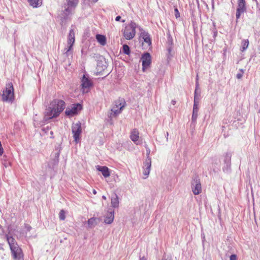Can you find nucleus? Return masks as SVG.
<instances>
[{
  "label": "nucleus",
  "mask_w": 260,
  "mask_h": 260,
  "mask_svg": "<svg viewBox=\"0 0 260 260\" xmlns=\"http://www.w3.org/2000/svg\"><path fill=\"white\" fill-rule=\"evenodd\" d=\"M230 260H237V256L235 254H232L230 256Z\"/></svg>",
  "instance_id": "obj_37"
},
{
  "label": "nucleus",
  "mask_w": 260,
  "mask_h": 260,
  "mask_svg": "<svg viewBox=\"0 0 260 260\" xmlns=\"http://www.w3.org/2000/svg\"><path fill=\"white\" fill-rule=\"evenodd\" d=\"M92 83L91 80L86 75H83L81 80L82 90L83 93H87L92 86Z\"/></svg>",
  "instance_id": "obj_7"
},
{
  "label": "nucleus",
  "mask_w": 260,
  "mask_h": 260,
  "mask_svg": "<svg viewBox=\"0 0 260 260\" xmlns=\"http://www.w3.org/2000/svg\"><path fill=\"white\" fill-rule=\"evenodd\" d=\"M121 19V17L120 16H117L116 18H115V20L116 21H120Z\"/></svg>",
  "instance_id": "obj_40"
},
{
  "label": "nucleus",
  "mask_w": 260,
  "mask_h": 260,
  "mask_svg": "<svg viewBox=\"0 0 260 260\" xmlns=\"http://www.w3.org/2000/svg\"><path fill=\"white\" fill-rule=\"evenodd\" d=\"M29 5L34 8H37L41 5L40 0H28Z\"/></svg>",
  "instance_id": "obj_25"
},
{
  "label": "nucleus",
  "mask_w": 260,
  "mask_h": 260,
  "mask_svg": "<svg viewBox=\"0 0 260 260\" xmlns=\"http://www.w3.org/2000/svg\"><path fill=\"white\" fill-rule=\"evenodd\" d=\"M242 45V51H245L248 47L249 41L248 40H243L241 43Z\"/></svg>",
  "instance_id": "obj_27"
},
{
  "label": "nucleus",
  "mask_w": 260,
  "mask_h": 260,
  "mask_svg": "<svg viewBox=\"0 0 260 260\" xmlns=\"http://www.w3.org/2000/svg\"><path fill=\"white\" fill-rule=\"evenodd\" d=\"M145 147L146 148V155H147L146 159H148V158L151 159V158L149 156L150 153V149L148 147L147 145H145Z\"/></svg>",
  "instance_id": "obj_33"
},
{
  "label": "nucleus",
  "mask_w": 260,
  "mask_h": 260,
  "mask_svg": "<svg viewBox=\"0 0 260 260\" xmlns=\"http://www.w3.org/2000/svg\"><path fill=\"white\" fill-rule=\"evenodd\" d=\"M123 107L124 105H122L121 102L119 101L115 102L114 105L111 109V114H113V115H116L119 114Z\"/></svg>",
  "instance_id": "obj_13"
},
{
  "label": "nucleus",
  "mask_w": 260,
  "mask_h": 260,
  "mask_svg": "<svg viewBox=\"0 0 260 260\" xmlns=\"http://www.w3.org/2000/svg\"><path fill=\"white\" fill-rule=\"evenodd\" d=\"M195 90H197V91H200L199 84L198 81H196V89Z\"/></svg>",
  "instance_id": "obj_38"
},
{
  "label": "nucleus",
  "mask_w": 260,
  "mask_h": 260,
  "mask_svg": "<svg viewBox=\"0 0 260 260\" xmlns=\"http://www.w3.org/2000/svg\"><path fill=\"white\" fill-rule=\"evenodd\" d=\"M175 15L176 18H178L180 16V15H179V12L177 8H176L175 9Z\"/></svg>",
  "instance_id": "obj_36"
},
{
  "label": "nucleus",
  "mask_w": 260,
  "mask_h": 260,
  "mask_svg": "<svg viewBox=\"0 0 260 260\" xmlns=\"http://www.w3.org/2000/svg\"><path fill=\"white\" fill-rule=\"evenodd\" d=\"M139 30L140 31V37L144 40V42L148 46H150L151 45V40L150 35L142 28L140 27Z\"/></svg>",
  "instance_id": "obj_12"
},
{
  "label": "nucleus",
  "mask_w": 260,
  "mask_h": 260,
  "mask_svg": "<svg viewBox=\"0 0 260 260\" xmlns=\"http://www.w3.org/2000/svg\"><path fill=\"white\" fill-rule=\"evenodd\" d=\"M59 217L60 220H64L66 218L65 212L63 210H61L59 213Z\"/></svg>",
  "instance_id": "obj_32"
},
{
  "label": "nucleus",
  "mask_w": 260,
  "mask_h": 260,
  "mask_svg": "<svg viewBox=\"0 0 260 260\" xmlns=\"http://www.w3.org/2000/svg\"><path fill=\"white\" fill-rule=\"evenodd\" d=\"M114 218V211L112 209H109L105 216L104 222L107 224H111L113 221Z\"/></svg>",
  "instance_id": "obj_14"
},
{
  "label": "nucleus",
  "mask_w": 260,
  "mask_h": 260,
  "mask_svg": "<svg viewBox=\"0 0 260 260\" xmlns=\"http://www.w3.org/2000/svg\"><path fill=\"white\" fill-rule=\"evenodd\" d=\"M82 109V106L79 104H73L69 106L66 109L65 113L66 115L69 117H72L78 114V113Z\"/></svg>",
  "instance_id": "obj_5"
},
{
  "label": "nucleus",
  "mask_w": 260,
  "mask_h": 260,
  "mask_svg": "<svg viewBox=\"0 0 260 260\" xmlns=\"http://www.w3.org/2000/svg\"><path fill=\"white\" fill-rule=\"evenodd\" d=\"M125 21V20H124V19H123V20H121V22H124Z\"/></svg>",
  "instance_id": "obj_49"
},
{
  "label": "nucleus",
  "mask_w": 260,
  "mask_h": 260,
  "mask_svg": "<svg viewBox=\"0 0 260 260\" xmlns=\"http://www.w3.org/2000/svg\"><path fill=\"white\" fill-rule=\"evenodd\" d=\"M69 6L63 11V14L66 17H68L72 13V9L69 7L75 8L77 5L79 0H66Z\"/></svg>",
  "instance_id": "obj_10"
},
{
  "label": "nucleus",
  "mask_w": 260,
  "mask_h": 260,
  "mask_svg": "<svg viewBox=\"0 0 260 260\" xmlns=\"http://www.w3.org/2000/svg\"><path fill=\"white\" fill-rule=\"evenodd\" d=\"M130 138L136 145L141 144V143L139 141V132L138 129L135 128L132 131Z\"/></svg>",
  "instance_id": "obj_15"
},
{
  "label": "nucleus",
  "mask_w": 260,
  "mask_h": 260,
  "mask_svg": "<svg viewBox=\"0 0 260 260\" xmlns=\"http://www.w3.org/2000/svg\"><path fill=\"white\" fill-rule=\"evenodd\" d=\"M96 167V169L99 171L102 172L103 175L105 177H108L110 176V173L109 171V169L107 167L97 166Z\"/></svg>",
  "instance_id": "obj_19"
},
{
  "label": "nucleus",
  "mask_w": 260,
  "mask_h": 260,
  "mask_svg": "<svg viewBox=\"0 0 260 260\" xmlns=\"http://www.w3.org/2000/svg\"><path fill=\"white\" fill-rule=\"evenodd\" d=\"M196 81H198V75L197 76Z\"/></svg>",
  "instance_id": "obj_48"
},
{
  "label": "nucleus",
  "mask_w": 260,
  "mask_h": 260,
  "mask_svg": "<svg viewBox=\"0 0 260 260\" xmlns=\"http://www.w3.org/2000/svg\"><path fill=\"white\" fill-rule=\"evenodd\" d=\"M97 41L102 46L106 44V38L105 36L98 34L95 36Z\"/></svg>",
  "instance_id": "obj_21"
},
{
  "label": "nucleus",
  "mask_w": 260,
  "mask_h": 260,
  "mask_svg": "<svg viewBox=\"0 0 260 260\" xmlns=\"http://www.w3.org/2000/svg\"><path fill=\"white\" fill-rule=\"evenodd\" d=\"M73 46L71 45H67V47L64 48V50L66 51L65 53L67 56H69L70 54L72 53L73 50Z\"/></svg>",
  "instance_id": "obj_29"
},
{
  "label": "nucleus",
  "mask_w": 260,
  "mask_h": 260,
  "mask_svg": "<svg viewBox=\"0 0 260 260\" xmlns=\"http://www.w3.org/2000/svg\"><path fill=\"white\" fill-rule=\"evenodd\" d=\"M92 192L94 194H95L96 193V191L95 189H93Z\"/></svg>",
  "instance_id": "obj_44"
},
{
  "label": "nucleus",
  "mask_w": 260,
  "mask_h": 260,
  "mask_svg": "<svg viewBox=\"0 0 260 260\" xmlns=\"http://www.w3.org/2000/svg\"><path fill=\"white\" fill-rule=\"evenodd\" d=\"M223 157L224 163L229 164L231 161L232 153L231 152H226L223 154Z\"/></svg>",
  "instance_id": "obj_24"
},
{
  "label": "nucleus",
  "mask_w": 260,
  "mask_h": 260,
  "mask_svg": "<svg viewBox=\"0 0 260 260\" xmlns=\"http://www.w3.org/2000/svg\"><path fill=\"white\" fill-rule=\"evenodd\" d=\"M199 103H193V111H192V121H196L198 116V112L199 110Z\"/></svg>",
  "instance_id": "obj_17"
},
{
  "label": "nucleus",
  "mask_w": 260,
  "mask_h": 260,
  "mask_svg": "<svg viewBox=\"0 0 260 260\" xmlns=\"http://www.w3.org/2000/svg\"><path fill=\"white\" fill-rule=\"evenodd\" d=\"M217 33V31H216L214 32V37H215V36H216Z\"/></svg>",
  "instance_id": "obj_46"
},
{
  "label": "nucleus",
  "mask_w": 260,
  "mask_h": 260,
  "mask_svg": "<svg viewBox=\"0 0 260 260\" xmlns=\"http://www.w3.org/2000/svg\"><path fill=\"white\" fill-rule=\"evenodd\" d=\"M75 32L73 29H70L69 35L68 36L67 45L73 46L75 43Z\"/></svg>",
  "instance_id": "obj_18"
},
{
  "label": "nucleus",
  "mask_w": 260,
  "mask_h": 260,
  "mask_svg": "<svg viewBox=\"0 0 260 260\" xmlns=\"http://www.w3.org/2000/svg\"><path fill=\"white\" fill-rule=\"evenodd\" d=\"M72 132L75 141L77 143H78L80 141L82 133L81 124L79 121L72 124Z\"/></svg>",
  "instance_id": "obj_4"
},
{
  "label": "nucleus",
  "mask_w": 260,
  "mask_h": 260,
  "mask_svg": "<svg viewBox=\"0 0 260 260\" xmlns=\"http://www.w3.org/2000/svg\"><path fill=\"white\" fill-rule=\"evenodd\" d=\"M136 27L137 24L132 21L129 24L126 25L124 29L122 30L124 38L127 40L133 39L136 35Z\"/></svg>",
  "instance_id": "obj_3"
},
{
  "label": "nucleus",
  "mask_w": 260,
  "mask_h": 260,
  "mask_svg": "<svg viewBox=\"0 0 260 260\" xmlns=\"http://www.w3.org/2000/svg\"><path fill=\"white\" fill-rule=\"evenodd\" d=\"M192 191L194 194L198 195L202 191V186L200 180L198 178L193 179L191 184Z\"/></svg>",
  "instance_id": "obj_9"
},
{
  "label": "nucleus",
  "mask_w": 260,
  "mask_h": 260,
  "mask_svg": "<svg viewBox=\"0 0 260 260\" xmlns=\"http://www.w3.org/2000/svg\"><path fill=\"white\" fill-rule=\"evenodd\" d=\"M243 13H244V12H241V11H238V10H236V16L237 20L240 18L241 14Z\"/></svg>",
  "instance_id": "obj_34"
},
{
  "label": "nucleus",
  "mask_w": 260,
  "mask_h": 260,
  "mask_svg": "<svg viewBox=\"0 0 260 260\" xmlns=\"http://www.w3.org/2000/svg\"><path fill=\"white\" fill-rule=\"evenodd\" d=\"M176 101H175V100H172V101H171V103H172V105H175V104H176Z\"/></svg>",
  "instance_id": "obj_41"
},
{
  "label": "nucleus",
  "mask_w": 260,
  "mask_h": 260,
  "mask_svg": "<svg viewBox=\"0 0 260 260\" xmlns=\"http://www.w3.org/2000/svg\"><path fill=\"white\" fill-rule=\"evenodd\" d=\"M238 11L245 12L246 10L245 0H239L238 3V7L237 9Z\"/></svg>",
  "instance_id": "obj_22"
},
{
  "label": "nucleus",
  "mask_w": 260,
  "mask_h": 260,
  "mask_svg": "<svg viewBox=\"0 0 260 260\" xmlns=\"http://www.w3.org/2000/svg\"><path fill=\"white\" fill-rule=\"evenodd\" d=\"M140 260H146V258L144 256H143L140 258Z\"/></svg>",
  "instance_id": "obj_42"
},
{
  "label": "nucleus",
  "mask_w": 260,
  "mask_h": 260,
  "mask_svg": "<svg viewBox=\"0 0 260 260\" xmlns=\"http://www.w3.org/2000/svg\"><path fill=\"white\" fill-rule=\"evenodd\" d=\"M168 136H169V133L167 132V134H166V139H167V141L168 140Z\"/></svg>",
  "instance_id": "obj_43"
},
{
  "label": "nucleus",
  "mask_w": 260,
  "mask_h": 260,
  "mask_svg": "<svg viewBox=\"0 0 260 260\" xmlns=\"http://www.w3.org/2000/svg\"><path fill=\"white\" fill-rule=\"evenodd\" d=\"M200 91H197L195 90L194 95V103H199L200 100Z\"/></svg>",
  "instance_id": "obj_28"
},
{
  "label": "nucleus",
  "mask_w": 260,
  "mask_h": 260,
  "mask_svg": "<svg viewBox=\"0 0 260 260\" xmlns=\"http://www.w3.org/2000/svg\"><path fill=\"white\" fill-rule=\"evenodd\" d=\"M42 135L46 136L47 138H53V132L51 130V127L49 126L42 128Z\"/></svg>",
  "instance_id": "obj_16"
},
{
  "label": "nucleus",
  "mask_w": 260,
  "mask_h": 260,
  "mask_svg": "<svg viewBox=\"0 0 260 260\" xmlns=\"http://www.w3.org/2000/svg\"><path fill=\"white\" fill-rule=\"evenodd\" d=\"M123 52L124 54H129V53H130V50H129V47H128V45H123Z\"/></svg>",
  "instance_id": "obj_31"
},
{
  "label": "nucleus",
  "mask_w": 260,
  "mask_h": 260,
  "mask_svg": "<svg viewBox=\"0 0 260 260\" xmlns=\"http://www.w3.org/2000/svg\"><path fill=\"white\" fill-rule=\"evenodd\" d=\"M65 108V102L60 100H54L47 109L45 119H50L58 116Z\"/></svg>",
  "instance_id": "obj_1"
},
{
  "label": "nucleus",
  "mask_w": 260,
  "mask_h": 260,
  "mask_svg": "<svg viewBox=\"0 0 260 260\" xmlns=\"http://www.w3.org/2000/svg\"><path fill=\"white\" fill-rule=\"evenodd\" d=\"M17 260H23V255L21 248L17 247Z\"/></svg>",
  "instance_id": "obj_30"
},
{
  "label": "nucleus",
  "mask_w": 260,
  "mask_h": 260,
  "mask_svg": "<svg viewBox=\"0 0 260 260\" xmlns=\"http://www.w3.org/2000/svg\"><path fill=\"white\" fill-rule=\"evenodd\" d=\"M142 62V70L144 72L148 68L151 63V57L149 53H144L141 58Z\"/></svg>",
  "instance_id": "obj_8"
},
{
  "label": "nucleus",
  "mask_w": 260,
  "mask_h": 260,
  "mask_svg": "<svg viewBox=\"0 0 260 260\" xmlns=\"http://www.w3.org/2000/svg\"><path fill=\"white\" fill-rule=\"evenodd\" d=\"M14 89L13 84L11 82L8 83L2 95L3 101L9 103H12L14 100Z\"/></svg>",
  "instance_id": "obj_2"
},
{
  "label": "nucleus",
  "mask_w": 260,
  "mask_h": 260,
  "mask_svg": "<svg viewBox=\"0 0 260 260\" xmlns=\"http://www.w3.org/2000/svg\"><path fill=\"white\" fill-rule=\"evenodd\" d=\"M111 206L113 208H118L119 206V200L117 195L114 193L111 199Z\"/></svg>",
  "instance_id": "obj_20"
},
{
  "label": "nucleus",
  "mask_w": 260,
  "mask_h": 260,
  "mask_svg": "<svg viewBox=\"0 0 260 260\" xmlns=\"http://www.w3.org/2000/svg\"><path fill=\"white\" fill-rule=\"evenodd\" d=\"M7 240L9 245L12 256L14 260L16 259V243L15 238L11 236L10 233L7 235Z\"/></svg>",
  "instance_id": "obj_6"
},
{
  "label": "nucleus",
  "mask_w": 260,
  "mask_h": 260,
  "mask_svg": "<svg viewBox=\"0 0 260 260\" xmlns=\"http://www.w3.org/2000/svg\"><path fill=\"white\" fill-rule=\"evenodd\" d=\"M236 77L239 79H241L242 77V74L240 73L237 74Z\"/></svg>",
  "instance_id": "obj_39"
},
{
  "label": "nucleus",
  "mask_w": 260,
  "mask_h": 260,
  "mask_svg": "<svg viewBox=\"0 0 260 260\" xmlns=\"http://www.w3.org/2000/svg\"><path fill=\"white\" fill-rule=\"evenodd\" d=\"M164 260H171V258L168 257L167 258L165 259Z\"/></svg>",
  "instance_id": "obj_47"
},
{
  "label": "nucleus",
  "mask_w": 260,
  "mask_h": 260,
  "mask_svg": "<svg viewBox=\"0 0 260 260\" xmlns=\"http://www.w3.org/2000/svg\"><path fill=\"white\" fill-rule=\"evenodd\" d=\"M31 229V227L30 225H29L28 224L25 225L24 229L23 230V234H24V232H25V237H30L31 235L30 234H28V232H29Z\"/></svg>",
  "instance_id": "obj_26"
},
{
  "label": "nucleus",
  "mask_w": 260,
  "mask_h": 260,
  "mask_svg": "<svg viewBox=\"0 0 260 260\" xmlns=\"http://www.w3.org/2000/svg\"><path fill=\"white\" fill-rule=\"evenodd\" d=\"M99 222V219L96 218L92 217L88 219V225L90 228L94 227Z\"/></svg>",
  "instance_id": "obj_23"
},
{
  "label": "nucleus",
  "mask_w": 260,
  "mask_h": 260,
  "mask_svg": "<svg viewBox=\"0 0 260 260\" xmlns=\"http://www.w3.org/2000/svg\"><path fill=\"white\" fill-rule=\"evenodd\" d=\"M151 167V159H146L144 162V166L143 167V174L144 176V179H146L148 177L150 172Z\"/></svg>",
  "instance_id": "obj_11"
},
{
  "label": "nucleus",
  "mask_w": 260,
  "mask_h": 260,
  "mask_svg": "<svg viewBox=\"0 0 260 260\" xmlns=\"http://www.w3.org/2000/svg\"><path fill=\"white\" fill-rule=\"evenodd\" d=\"M4 153V149L2 147L1 142L0 141V156H2Z\"/></svg>",
  "instance_id": "obj_35"
},
{
  "label": "nucleus",
  "mask_w": 260,
  "mask_h": 260,
  "mask_svg": "<svg viewBox=\"0 0 260 260\" xmlns=\"http://www.w3.org/2000/svg\"><path fill=\"white\" fill-rule=\"evenodd\" d=\"M102 198H103L104 200H106L107 199V198H106V197L105 196H102Z\"/></svg>",
  "instance_id": "obj_45"
}]
</instances>
